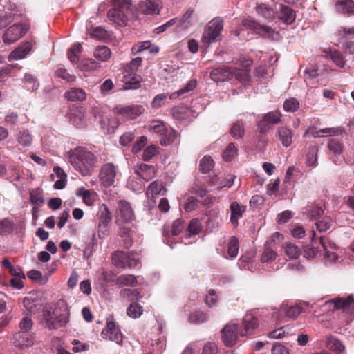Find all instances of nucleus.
Listing matches in <instances>:
<instances>
[{
	"label": "nucleus",
	"mask_w": 354,
	"mask_h": 354,
	"mask_svg": "<svg viewBox=\"0 0 354 354\" xmlns=\"http://www.w3.org/2000/svg\"><path fill=\"white\" fill-rule=\"evenodd\" d=\"M112 8L107 12L111 23L118 26H126L128 22L136 17L138 11L132 0H111Z\"/></svg>",
	"instance_id": "f03ea898"
},
{
	"label": "nucleus",
	"mask_w": 354,
	"mask_h": 354,
	"mask_svg": "<svg viewBox=\"0 0 354 354\" xmlns=\"http://www.w3.org/2000/svg\"><path fill=\"white\" fill-rule=\"evenodd\" d=\"M196 84L197 82L195 79L190 80L184 87L171 93L169 95V98L171 100H174L179 97H185V96L191 94L193 90L196 88Z\"/></svg>",
	"instance_id": "bb28decb"
},
{
	"label": "nucleus",
	"mask_w": 354,
	"mask_h": 354,
	"mask_svg": "<svg viewBox=\"0 0 354 354\" xmlns=\"http://www.w3.org/2000/svg\"><path fill=\"white\" fill-rule=\"evenodd\" d=\"M326 346L328 349L336 353H340L344 350V346L341 342L332 336L327 338Z\"/></svg>",
	"instance_id": "49530a36"
},
{
	"label": "nucleus",
	"mask_w": 354,
	"mask_h": 354,
	"mask_svg": "<svg viewBox=\"0 0 354 354\" xmlns=\"http://www.w3.org/2000/svg\"><path fill=\"white\" fill-rule=\"evenodd\" d=\"M18 142L23 147H28L32 144V138L28 131H19L17 136Z\"/></svg>",
	"instance_id": "6e6d98bb"
},
{
	"label": "nucleus",
	"mask_w": 354,
	"mask_h": 354,
	"mask_svg": "<svg viewBox=\"0 0 354 354\" xmlns=\"http://www.w3.org/2000/svg\"><path fill=\"white\" fill-rule=\"evenodd\" d=\"M189 320L191 323L199 324L207 322L208 316L202 311H196L189 316Z\"/></svg>",
	"instance_id": "bf43d9fd"
},
{
	"label": "nucleus",
	"mask_w": 354,
	"mask_h": 354,
	"mask_svg": "<svg viewBox=\"0 0 354 354\" xmlns=\"http://www.w3.org/2000/svg\"><path fill=\"white\" fill-rule=\"evenodd\" d=\"M313 313L314 316L319 317L322 315L329 310L335 309H342L344 313L354 314V297L353 295L346 298L341 297L334 299L333 300L326 301L322 304H315L313 306Z\"/></svg>",
	"instance_id": "7ed1b4c3"
},
{
	"label": "nucleus",
	"mask_w": 354,
	"mask_h": 354,
	"mask_svg": "<svg viewBox=\"0 0 354 354\" xmlns=\"http://www.w3.org/2000/svg\"><path fill=\"white\" fill-rule=\"evenodd\" d=\"M100 128L104 133H113L119 125L118 120L115 117L102 116L100 120Z\"/></svg>",
	"instance_id": "dca6fc26"
},
{
	"label": "nucleus",
	"mask_w": 354,
	"mask_h": 354,
	"mask_svg": "<svg viewBox=\"0 0 354 354\" xmlns=\"http://www.w3.org/2000/svg\"><path fill=\"white\" fill-rule=\"evenodd\" d=\"M238 325L235 323H229L222 330V338L225 345L232 346L238 338Z\"/></svg>",
	"instance_id": "ddd939ff"
},
{
	"label": "nucleus",
	"mask_w": 354,
	"mask_h": 354,
	"mask_svg": "<svg viewBox=\"0 0 354 354\" xmlns=\"http://www.w3.org/2000/svg\"><path fill=\"white\" fill-rule=\"evenodd\" d=\"M88 33L92 38L99 40L105 39L108 36L107 31L101 26L90 30Z\"/></svg>",
	"instance_id": "13d9d810"
},
{
	"label": "nucleus",
	"mask_w": 354,
	"mask_h": 354,
	"mask_svg": "<svg viewBox=\"0 0 354 354\" xmlns=\"http://www.w3.org/2000/svg\"><path fill=\"white\" fill-rule=\"evenodd\" d=\"M342 132V129L341 127H330V128H324L320 130H310L311 134L315 138H318L321 136H333L337 135Z\"/></svg>",
	"instance_id": "f704fd0d"
},
{
	"label": "nucleus",
	"mask_w": 354,
	"mask_h": 354,
	"mask_svg": "<svg viewBox=\"0 0 354 354\" xmlns=\"http://www.w3.org/2000/svg\"><path fill=\"white\" fill-rule=\"evenodd\" d=\"M160 8V4L152 0L141 1L138 7L140 11L146 15L159 14Z\"/></svg>",
	"instance_id": "412c9836"
},
{
	"label": "nucleus",
	"mask_w": 354,
	"mask_h": 354,
	"mask_svg": "<svg viewBox=\"0 0 354 354\" xmlns=\"http://www.w3.org/2000/svg\"><path fill=\"white\" fill-rule=\"evenodd\" d=\"M30 199L32 204L37 205H41L45 201L40 188H36L30 192Z\"/></svg>",
	"instance_id": "de8ad7c7"
},
{
	"label": "nucleus",
	"mask_w": 354,
	"mask_h": 354,
	"mask_svg": "<svg viewBox=\"0 0 354 354\" xmlns=\"http://www.w3.org/2000/svg\"><path fill=\"white\" fill-rule=\"evenodd\" d=\"M117 168L113 163L104 164L100 171V180L104 187L111 186L116 178Z\"/></svg>",
	"instance_id": "1a4fd4ad"
},
{
	"label": "nucleus",
	"mask_w": 354,
	"mask_h": 354,
	"mask_svg": "<svg viewBox=\"0 0 354 354\" xmlns=\"http://www.w3.org/2000/svg\"><path fill=\"white\" fill-rule=\"evenodd\" d=\"M142 59L140 57L133 59L130 63L126 65L124 71L126 73H136L138 68L140 66Z\"/></svg>",
	"instance_id": "e2e57ef3"
},
{
	"label": "nucleus",
	"mask_w": 354,
	"mask_h": 354,
	"mask_svg": "<svg viewBox=\"0 0 354 354\" xmlns=\"http://www.w3.org/2000/svg\"><path fill=\"white\" fill-rule=\"evenodd\" d=\"M23 304L26 310L30 314H35L40 308L37 301L30 297H26L23 300Z\"/></svg>",
	"instance_id": "79ce46f5"
},
{
	"label": "nucleus",
	"mask_w": 354,
	"mask_h": 354,
	"mask_svg": "<svg viewBox=\"0 0 354 354\" xmlns=\"http://www.w3.org/2000/svg\"><path fill=\"white\" fill-rule=\"evenodd\" d=\"M231 134L236 139L241 138L244 135L243 124L241 122L234 124L231 128Z\"/></svg>",
	"instance_id": "69168bd1"
},
{
	"label": "nucleus",
	"mask_w": 354,
	"mask_h": 354,
	"mask_svg": "<svg viewBox=\"0 0 354 354\" xmlns=\"http://www.w3.org/2000/svg\"><path fill=\"white\" fill-rule=\"evenodd\" d=\"M256 12L259 15L267 19H272L275 15L274 9L263 3L257 4Z\"/></svg>",
	"instance_id": "e433bc0d"
},
{
	"label": "nucleus",
	"mask_w": 354,
	"mask_h": 354,
	"mask_svg": "<svg viewBox=\"0 0 354 354\" xmlns=\"http://www.w3.org/2000/svg\"><path fill=\"white\" fill-rule=\"evenodd\" d=\"M26 24H14L10 26L3 35V41L5 44H11L21 37L28 30Z\"/></svg>",
	"instance_id": "9d476101"
},
{
	"label": "nucleus",
	"mask_w": 354,
	"mask_h": 354,
	"mask_svg": "<svg viewBox=\"0 0 354 354\" xmlns=\"http://www.w3.org/2000/svg\"><path fill=\"white\" fill-rule=\"evenodd\" d=\"M142 313V308L136 303H132L127 309V314L131 318L136 319Z\"/></svg>",
	"instance_id": "4d7b16f0"
},
{
	"label": "nucleus",
	"mask_w": 354,
	"mask_h": 354,
	"mask_svg": "<svg viewBox=\"0 0 354 354\" xmlns=\"http://www.w3.org/2000/svg\"><path fill=\"white\" fill-rule=\"evenodd\" d=\"M113 264L119 268H132L139 265V261L136 257L128 252L117 251L112 255Z\"/></svg>",
	"instance_id": "0eeeda50"
},
{
	"label": "nucleus",
	"mask_w": 354,
	"mask_h": 354,
	"mask_svg": "<svg viewBox=\"0 0 354 354\" xmlns=\"http://www.w3.org/2000/svg\"><path fill=\"white\" fill-rule=\"evenodd\" d=\"M136 174L142 180L149 181L155 176L156 171L153 166L142 163L136 171Z\"/></svg>",
	"instance_id": "cd10ccee"
},
{
	"label": "nucleus",
	"mask_w": 354,
	"mask_h": 354,
	"mask_svg": "<svg viewBox=\"0 0 354 354\" xmlns=\"http://www.w3.org/2000/svg\"><path fill=\"white\" fill-rule=\"evenodd\" d=\"M31 49V43L26 42L11 52L8 56V60L13 62L23 59L30 53Z\"/></svg>",
	"instance_id": "aec40b11"
},
{
	"label": "nucleus",
	"mask_w": 354,
	"mask_h": 354,
	"mask_svg": "<svg viewBox=\"0 0 354 354\" xmlns=\"http://www.w3.org/2000/svg\"><path fill=\"white\" fill-rule=\"evenodd\" d=\"M160 144L167 146L175 142L178 138V133L176 131H168L166 129L165 131L161 135Z\"/></svg>",
	"instance_id": "09e8293b"
},
{
	"label": "nucleus",
	"mask_w": 354,
	"mask_h": 354,
	"mask_svg": "<svg viewBox=\"0 0 354 354\" xmlns=\"http://www.w3.org/2000/svg\"><path fill=\"white\" fill-rule=\"evenodd\" d=\"M68 117L69 121L76 127H82L84 124V113L81 107L70 108Z\"/></svg>",
	"instance_id": "a211bd4d"
},
{
	"label": "nucleus",
	"mask_w": 354,
	"mask_h": 354,
	"mask_svg": "<svg viewBox=\"0 0 354 354\" xmlns=\"http://www.w3.org/2000/svg\"><path fill=\"white\" fill-rule=\"evenodd\" d=\"M76 195L83 198V201L87 205H91L96 198L94 192L86 189L84 187H79L76 191Z\"/></svg>",
	"instance_id": "2f4dec72"
},
{
	"label": "nucleus",
	"mask_w": 354,
	"mask_h": 354,
	"mask_svg": "<svg viewBox=\"0 0 354 354\" xmlns=\"http://www.w3.org/2000/svg\"><path fill=\"white\" fill-rule=\"evenodd\" d=\"M66 158L74 169L84 176H90L97 166L96 156L84 147L71 150Z\"/></svg>",
	"instance_id": "f257e3e1"
},
{
	"label": "nucleus",
	"mask_w": 354,
	"mask_h": 354,
	"mask_svg": "<svg viewBox=\"0 0 354 354\" xmlns=\"http://www.w3.org/2000/svg\"><path fill=\"white\" fill-rule=\"evenodd\" d=\"M118 234L123 239L124 245L126 248H129L132 245V234L133 231L127 227H120L118 229Z\"/></svg>",
	"instance_id": "58836bf2"
},
{
	"label": "nucleus",
	"mask_w": 354,
	"mask_h": 354,
	"mask_svg": "<svg viewBox=\"0 0 354 354\" xmlns=\"http://www.w3.org/2000/svg\"><path fill=\"white\" fill-rule=\"evenodd\" d=\"M214 167V160L209 156H204L200 161L199 168L201 172L206 174Z\"/></svg>",
	"instance_id": "5fc2aeb1"
},
{
	"label": "nucleus",
	"mask_w": 354,
	"mask_h": 354,
	"mask_svg": "<svg viewBox=\"0 0 354 354\" xmlns=\"http://www.w3.org/2000/svg\"><path fill=\"white\" fill-rule=\"evenodd\" d=\"M276 138L283 147H288L292 142V132L286 127H280L277 129Z\"/></svg>",
	"instance_id": "b1692460"
},
{
	"label": "nucleus",
	"mask_w": 354,
	"mask_h": 354,
	"mask_svg": "<svg viewBox=\"0 0 354 354\" xmlns=\"http://www.w3.org/2000/svg\"><path fill=\"white\" fill-rule=\"evenodd\" d=\"M277 255L274 249L269 247L264 248L261 254V261L263 263H270L276 259Z\"/></svg>",
	"instance_id": "a18cd8bd"
},
{
	"label": "nucleus",
	"mask_w": 354,
	"mask_h": 354,
	"mask_svg": "<svg viewBox=\"0 0 354 354\" xmlns=\"http://www.w3.org/2000/svg\"><path fill=\"white\" fill-rule=\"evenodd\" d=\"M299 106V102L296 98L288 99L284 102L283 109L287 112H295Z\"/></svg>",
	"instance_id": "338daca9"
},
{
	"label": "nucleus",
	"mask_w": 354,
	"mask_h": 354,
	"mask_svg": "<svg viewBox=\"0 0 354 354\" xmlns=\"http://www.w3.org/2000/svg\"><path fill=\"white\" fill-rule=\"evenodd\" d=\"M280 311L281 313H283L288 319H295L303 311V307L299 304L291 306L282 305Z\"/></svg>",
	"instance_id": "c85d7f7f"
},
{
	"label": "nucleus",
	"mask_w": 354,
	"mask_h": 354,
	"mask_svg": "<svg viewBox=\"0 0 354 354\" xmlns=\"http://www.w3.org/2000/svg\"><path fill=\"white\" fill-rule=\"evenodd\" d=\"M101 337L104 339L115 342L118 344L122 342V335L118 327L114 323L113 315H109L106 319V326L101 333Z\"/></svg>",
	"instance_id": "6e6552de"
},
{
	"label": "nucleus",
	"mask_w": 354,
	"mask_h": 354,
	"mask_svg": "<svg viewBox=\"0 0 354 354\" xmlns=\"http://www.w3.org/2000/svg\"><path fill=\"white\" fill-rule=\"evenodd\" d=\"M237 154V149L234 143H230L223 153L225 161H231Z\"/></svg>",
	"instance_id": "0e129e2a"
},
{
	"label": "nucleus",
	"mask_w": 354,
	"mask_h": 354,
	"mask_svg": "<svg viewBox=\"0 0 354 354\" xmlns=\"http://www.w3.org/2000/svg\"><path fill=\"white\" fill-rule=\"evenodd\" d=\"M283 250L290 259H297L301 255L299 247L292 243H286L283 246Z\"/></svg>",
	"instance_id": "a19ab883"
},
{
	"label": "nucleus",
	"mask_w": 354,
	"mask_h": 354,
	"mask_svg": "<svg viewBox=\"0 0 354 354\" xmlns=\"http://www.w3.org/2000/svg\"><path fill=\"white\" fill-rule=\"evenodd\" d=\"M166 192V189L164 187L162 183L157 180L152 182L148 187L146 194L149 197H153L158 194L164 195Z\"/></svg>",
	"instance_id": "c9c22d12"
},
{
	"label": "nucleus",
	"mask_w": 354,
	"mask_h": 354,
	"mask_svg": "<svg viewBox=\"0 0 354 354\" xmlns=\"http://www.w3.org/2000/svg\"><path fill=\"white\" fill-rule=\"evenodd\" d=\"M243 330H241V336L251 335L254 333L259 326L258 319L252 313H247L243 319Z\"/></svg>",
	"instance_id": "4468645a"
},
{
	"label": "nucleus",
	"mask_w": 354,
	"mask_h": 354,
	"mask_svg": "<svg viewBox=\"0 0 354 354\" xmlns=\"http://www.w3.org/2000/svg\"><path fill=\"white\" fill-rule=\"evenodd\" d=\"M138 292L135 290H131L129 288H123L120 292V296L122 298L128 300H133L134 299H138Z\"/></svg>",
	"instance_id": "774afa93"
},
{
	"label": "nucleus",
	"mask_w": 354,
	"mask_h": 354,
	"mask_svg": "<svg viewBox=\"0 0 354 354\" xmlns=\"http://www.w3.org/2000/svg\"><path fill=\"white\" fill-rule=\"evenodd\" d=\"M99 227H108L112 220V214L106 204H102L99 207Z\"/></svg>",
	"instance_id": "7c9ffc66"
},
{
	"label": "nucleus",
	"mask_w": 354,
	"mask_h": 354,
	"mask_svg": "<svg viewBox=\"0 0 354 354\" xmlns=\"http://www.w3.org/2000/svg\"><path fill=\"white\" fill-rule=\"evenodd\" d=\"M328 148L334 156H340L342 153V144L335 139H331L328 143Z\"/></svg>",
	"instance_id": "680f3d73"
},
{
	"label": "nucleus",
	"mask_w": 354,
	"mask_h": 354,
	"mask_svg": "<svg viewBox=\"0 0 354 354\" xmlns=\"http://www.w3.org/2000/svg\"><path fill=\"white\" fill-rule=\"evenodd\" d=\"M337 11L342 14L354 13V1L352 0H339L335 4Z\"/></svg>",
	"instance_id": "473e14b6"
},
{
	"label": "nucleus",
	"mask_w": 354,
	"mask_h": 354,
	"mask_svg": "<svg viewBox=\"0 0 354 354\" xmlns=\"http://www.w3.org/2000/svg\"><path fill=\"white\" fill-rule=\"evenodd\" d=\"M118 216L125 223H131L135 218L131 204L125 200H120L117 208Z\"/></svg>",
	"instance_id": "f8f14e48"
},
{
	"label": "nucleus",
	"mask_w": 354,
	"mask_h": 354,
	"mask_svg": "<svg viewBox=\"0 0 354 354\" xmlns=\"http://www.w3.org/2000/svg\"><path fill=\"white\" fill-rule=\"evenodd\" d=\"M82 49L81 44L76 43L73 45L68 50V58L71 63L75 64L78 62V54Z\"/></svg>",
	"instance_id": "864d4df0"
},
{
	"label": "nucleus",
	"mask_w": 354,
	"mask_h": 354,
	"mask_svg": "<svg viewBox=\"0 0 354 354\" xmlns=\"http://www.w3.org/2000/svg\"><path fill=\"white\" fill-rule=\"evenodd\" d=\"M115 283L119 286H134L137 283V279L132 274H122L115 279Z\"/></svg>",
	"instance_id": "37998d69"
},
{
	"label": "nucleus",
	"mask_w": 354,
	"mask_h": 354,
	"mask_svg": "<svg viewBox=\"0 0 354 354\" xmlns=\"http://www.w3.org/2000/svg\"><path fill=\"white\" fill-rule=\"evenodd\" d=\"M279 19L286 24H291L295 20V12L287 6H281Z\"/></svg>",
	"instance_id": "72a5a7b5"
},
{
	"label": "nucleus",
	"mask_w": 354,
	"mask_h": 354,
	"mask_svg": "<svg viewBox=\"0 0 354 354\" xmlns=\"http://www.w3.org/2000/svg\"><path fill=\"white\" fill-rule=\"evenodd\" d=\"M23 82L25 84L26 88L30 91L37 90L39 85L36 78L32 75L28 73L24 75Z\"/></svg>",
	"instance_id": "3c124183"
},
{
	"label": "nucleus",
	"mask_w": 354,
	"mask_h": 354,
	"mask_svg": "<svg viewBox=\"0 0 354 354\" xmlns=\"http://www.w3.org/2000/svg\"><path fill=\"white\" fill-rule=\"evenodd\" d=\"M145 111V108L141 105H131L122 108L119 113L127 119H134L136 117L142 114Z\"/></svg>",
	"instance_id": "393cba45"
},
{
	"label": "nucleus",
	"mask_w": 354,
	"mask_h": 354,
	"mask_svg": "<svg viewBox=\"0 0 354 354\" xmlns=\"http://www.w3.org/2000/svg\"><path fill=\"white\" fill-rule=\"evenodd\" d=\"M151 346L153 347L152 352L153 354H160L166 347V339L164 336L153 340Z\"/></svg>",
	"instance_id": "603ef678"
},
{
	"label": "nucleus",
	"mask_w": 354,
	"mask_h": 354,
	"mask_svg": "<svg viewBox=\"0 0 354 354\" xmlns=\"http://www.w3.org/2000/svg\"><path fill=\"white\" fill-rule=\"evenodd\" d=\"M202 228L201 223L200 221L197 218L192 219L187 227V236H192L198 234Z\"/></svg>",
	"instance_id": "8fccbe9b"
},
{
	"label": "nucleus",
	"mask_w": 354,
	"mask_h": 354,
	"mask_svg": "<svg viewBox=\"0 0 354 354\" xmlns=\"http://www.w3.org/2000/svg\"><path fill=\"white\" fill-rule=\"evenodd\" d=\"M223 28V21L220 17L214 18L205 26L201 41L203 44L208 45L220 39V35Z\"/></svg>",
	"instance_id": "20e7f679"
},
{
	"label": "nucleus",
	"mask_w": 354,
	"mask_h": 354,
	"mask_svg": "<svg viewBox=\"0 0 354 354\" xmlns=\"http://www.w3.org/2000/svg\"><path fill=\"white\" fill-rule=\"evenodd\" d=\"M14 342L16 346L22 348L29 347L33 344L34 337L32 333L19 331L14 336Z\"/></svg>",
	"instance_id": "f3484780"
},
{
	"label": "nucleus",
	"mask_w": 354,
	"mask_h": 354,
	"mask_svg": "<svg viewBox=\"0 0 354 354\" xmlns=\"http://www.w3.org/2000/svg\"><path fill=\"white\" fill-rule=\"evenodd\" d=\"M111 55L110 49L106 46H98L94 53L95 57L102 62L107 61L111 57Z\"/></svg>",
	"instance_id": "c03bdc74"
},
{
	"label": "nucleus",
	"mask_w": 354,
	"mask_h": 354,
	"mask_svg": "<svg viewBox=\"0 0 354 354\" xmlns=\"http://www.w3.org/2000/svg\"><path fill=\"white\" fill-rule=\"evenodd\" d=\"M147 129L149 131L159 133L161 136L167 128L162 120H151L147 123Z\"/></svg>",
	"instance_id": "ea45409f"
},
{
	"label": "nucleus",
	"mask_w": 354,
	"mask_h": 354,
	"mask_svg": "<svg viewBox=\"0 0 354 354\" xmlns=\"http://www.w3.org/2000/svg\"><path fill=\"white\" fill-rule=\"evenodd\" d=\"M86 95L84 89L75 87L66 91L64 95L66 99L71 102L84 101L86 100Z\"/></svg>",
	"instance_id": "c756f323"
},
{
	"label": "nucleus",
	"mask_w": 354,
	"mask_h": 354,
	"mask_svg": "<svg viewBox=\"0 0 354 354\" xmlns=\"http://www.w3.org/2000/svg\"><path fill=\"white\" fill-rule=\"evenodd\" d=\"M320 243L325 251L324 258L330 263H335L337 261V256L335 253L336 248L328 239L320 238Z\"/></svg>",
	"instance_id": "2eb2a0df"
},
{
	"label": "nucleus",
	"mask_w": 354,
	"mask_h": 354,
	"mask_svg": "<svg viewBox=\"0 0 354 354\" xmlns=\"http://www.w3.org/2000/svg\"><path fill=\"white\" fill-rule=\"evenodd\" d=\"M281 121V113L277 111H271L266 114L258 124V130L261 134H266L272 125L277 124Z\"/></svg>",
	"instance_id": "9b49d317"
},
{
	"label": "nucleus",
	"mask_w": 354,
	"mask_h": 354,
	"mask_svg": "<svg viewBox=\"0 0 354 354\" xmlns=\"http://www.w3.org/2000/svg\"><path fill=\"white\" fill-rule=\"evenodd\" d=\"M57 306L63 308V312L59 313L57 310L53 312L52 315L46 318V322L49 328H58L65 326L68 322V309L66 302L61 300L57 302Z\"/></svg>",
	"instance_id": "423d86ee"
},
{
	"label": "nucleus",
	"mask_w": 354,
	"mask_h": 354,
	"mask_svg": "<svg viewBox=\"0 0 354 354\" xmlns=\"http://www.w3.org/2000/svg\"><path fill=\"white\" fill-rule=\"evenodd\" d=\"M55 75L56 77L61 78L62 80L68 83H73L76 80V77L74 75L69 73L68 71L61 65H59L56 67Z\"/></svg>",
	"instance_id": "4c0bfd02"
},
{
	"label": "nucleus",
	"mask_w": 354,
	"mask_h": 354,
	"mask_svg": "<svg viewBox=\"0 0 354 354\" xmlns=\"http://www.w3.org/2000/svg\"><path fill=\"white\" fill-rule=\"evenodd\" d=\"M242 25L247 29L252 30L256 34L263 37L278 40L279 39V33L272 28L261 25L251 19H245L242 21Z\"/></svg>",
	"instance_id": "39448f33"
},
{
	"label": "nucleus",
	"mask_w": 354,
	"mask_h": 354,
	"mask_svg": "<svg viewBox=\"0 0 354 354\" xmlns=\"http://www.w3.org/2000/svg\"><path fill=\"white\" fill-rule=\"evenodd\" d=\"M141 77L136 73L124 71L122 82L128 89H136L140 86Z\"/></svg>",
	"instance_id": "a878e982"
},
{
	"label": "nucleus",
	"mask_w": 354,
	"mask_h": 354,
	"mask_svg": "<svg viewBox=\"0 0 354 354\" xmlns=\"http://www.w3.org/2000/svg\"><path fill=\"white\" fill-rule=\"evenodd\" d=\"M12 6L9 5L8 11H5L3 15L0 16V30L5 28L8 24L13 21V16L11 12Z\"/></svg>",
	"instance_id": "052dcab7"
},
{
	"label": "nucleus",
	"mask_w": 354,
	"mask_h": 354,
	"mask_svg": "<svg viewBox=\"0 0 354 354\" xmlns=\"http://www.w3.org/2000/svg\"><path fill=\"white\" fill-rule=\"evenodd\" d=\"M246 209L245 205H241L239 203L234 201L230 205V221L234 227L238 225V221L243 216Z\"/></svg>",
	"instance_id": "4be33fe9"
},
{
	"label": "nucleus",
	"mask_w": 354,
	"mask_h": 354,
	"mask_svg": "<svg viewBox=\"0 0 354 354\" xmlns=\"http://www.w3.org/2000/svg\"><path fill=\"white\" fill-rule=\"evenodd\" d=\"M239 240L235 236H231L227 243V250H222L221 254L225 259H235L239 252Z\"/></svg>",
	"instance_id": "5701e85b"
},
{
	"label": "nucleus",
	"mask_w": 354,
	"mask_h": 354,
	"mask_svg": "<svg viewBox=\"0 0 354 354\" xmlns=\"http://www.w3.org/2000/svg\"><path fill=\"white\" fill-rule=\"evenodd\" d=\"M235 71L229 68H216L210 73L211 79L214 82H224L230 80Z\"/></svg>",
	"instance_id": "6ab92c4d"
}]
</instances>
